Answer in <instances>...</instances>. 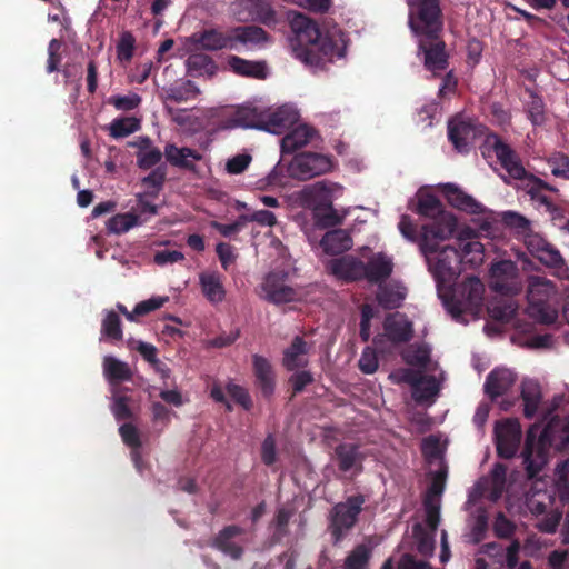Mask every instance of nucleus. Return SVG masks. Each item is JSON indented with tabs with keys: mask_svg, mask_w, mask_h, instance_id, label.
<instances>
[{
	"mask_svg": "<svg viewBox=\"0 0 569 569\" xmlns=\"http://www.w3.org/2000/svg\"><path fill=\"white\" fill-rule=\"evenodd\" d=\"M408 26L423 56L426 70L439 76L449 66L443 40L445 19L440 0H407Z\"/></svg>",
	"mask_w": 569,
	"mask_h": 569,
	"instance_id": "1",
	"label": "nucleus"
},
{
	"mask_svg": "<svg viewBox=\"0 0 569 569\" xmlns=\"http://www.w3.org/2000/svg\"><path fill=\"white\" fill-rule=\"evenodd\" d=\"M550 448L556 451L569 448V419L552 416L545 426L536 422L528 429L522 459L529 478H535L542 470Z\"/></svg>",
	"mask_w": 569,
	"mask_h": 569,
	"instance_id": "2",
	"label": "nucleus"
},
{
	"mask_svg": "<svg viewBox=\"0 0 569 569\" xmlns=\"http://www.w3.org/2000/svg\"><path fill=\"white\" fill-rule=\"evenodd\" d=\"M295 28L297 32H306L311 40L309 47L298 51L299 59L306 64L319 67L326 61L345 57L348 41L341 30L322 34L313 22L301 14L295 20Z\"/></svg>",
	"mask_w": 569,
	"mask_h": 569,
	"instance_id": "3",
	"label": "nucleus"
},
{
	"mask_svg": "<svg viewBox=\"0 0 569 569\" xmlns=\"http://www.w3.org/2000/svg\"><path fill=\"white\" fill-rule=\"evenodd\" d=\"M417 213L431 219L421 228L419 249L428 251L433 249L435 239H449L457 227L453 214L443 210L441 201L433 194H425L419 198Z\"/></svg>",
	"mask_w": 569,
	"mask_h": 569,
	"instance_id": "4",
	"label": "nucleus"
},
{
	"mask_svg": "<svg viewBox=\"0 0 569 569\" xmlns=\"http://www.w3.org/2000/svg\"><path fill=\"white\" fill-rule=\"evenodd\" d=\"M446 239H435L433 249L420 250L427 260L438 290L451 289L461 272V254L456 246H445L438 250L439 242Z\"/></svg>",
	"mask_w": 569,
	"mask_h": 569,
	"instance_id": "5",
	"label": "nucleus"
},
{
	"mask_svg": "<svg viewBox=\"0 0 569 569\" xmlns=\"http://www.w3.org/2000/svg\"><path fill=\"white\" fill-rule=\"evenodd\" d=\"M557 293L556 284L551 280L531 276L527 289L529 317L542 325L555 323L559 316L555 307Z\"/></svg>",
	"mask_w": 569,
	"mask_h": 569,
	"instance_id": "6",
	"label": "nucleus"
},
{
	"mask_svg": "<svg viewBox=\"0 0 569 569\" xmlns=\"http://www.w3.org/2000/svg\"><path fill=\"white\" fill-rule=\"evenodd\" d=\"M365 502V496L359 493L348 497L345 502L337 503L332 508L330 531L335 545L355 527Z\"/></svg>",
	"mask_w": 569,
	"mask_h": 569,
	"instance_id": "7",
	"label": "nucleus"
},
{
	"mask_svg": "<svg viewBox=\"0 0 569 569\" xmlns=\"http://www.w3.org/2000/svg\"><path fill=\"white\" fill-rule=\"evenodd\" d=\"M332 167L333 160L329 156L317 152H300L290 162L288 172L290 177L306 181L330 172Z\"/></svg>",
	"mask_w": 569,
	"mask_h": 569,
	"instance_id": "8",
	"label": "nucleus"
},
{
	"mask_svg": "<svg viewBox=\"0 0 569 569\" xmlns=\"http://www.w3.org/2000/svg\"><path fill=\"white\" fill-rule=\"evenodd\" d=\"M447 290L452 291L450 312L455 318L482 305L485 286L477 277H468L457 289Z\"/></svg>",
	"mask_w": 569,
	"mask_h": 569,
	"instance_id": "9",
	"label": "nucleus"
},
{
	"mask_svg": "<svg viewBox=\"0 0 569 569\" xmlns=\"http://www.w3.org/2000/svg\"><path fill=\"white\" fill-rule=\"evenodd\" d=\"M490 288L501 295L513 296L520 291L517 264L510 260H501L491 266Z\"/></svg>",
	"mask_w": 569,
	"mask_h": 569,
	"instance_id": "10",
	"label": "nucleus"
},
{
	"mask_svg": "<svg viewBox=\"0 0 569 569\" xmlns=\"http://www.w3.org/2000/svg\"><path fill=\"white\" fill-rule=\"evenodd\" d=\"M341 189L340 184L329 180H320L308 184L300 192L301 204L311 211L330 208L335 193Z\"/></svg>",
	"mask_w": 569,
	"mask_h": 569,
	"instance_id": "11",
	"label": "nucleus"
},
{
	"mask_svg": "<svg viewBox=\"0 0 569 569\" xmlns=\"http://www.w3.org/2000/svg\"><path fill=\"white\" fill-rule=\"evenodd\" d=\"M497 453L503 459L515 457L521 440V426L517 419H506L495 427Z\"/></svg>",
	"mask_w": 569,
	"mask_h": 569,
	"instance_id": "12",
	"label": "nucleus"
},
{
	"mask_svg": "<svg viewBox=\"0 0 569 569\" xmlns=\"http://www.w3.org/2000/svg\"><path fill=\"white\" fill-rule=\"evenodd\" d=\"M287 278L288 273L284 271H271L264 277L261 288L267 301L281 305L297 300L298 292L287 284Z\"/></svg>",
	"mask_w": 569,
	"mask_h": 569,
	"instance_id": "13",
	"label": "nucleus"
},
{
	"mask_svg": "<svg viewBox=\"0 0 569 569\" xmlns=\"http://www.w3.org/2000/svg\"><path fill=\"white\" fill-rule=\"evenodd\" d=\"M482 133L470 120L456 118L448 122V139L460 153H467L471 143Z\"/></svg>",
	"mask_w": 569,
	"mask_h": 569,
	"instance_id": "14",
	"label": "nucleus"
},
{
	"mask_svg": "<svg viewBox=\"0 0 569 569\" xmlns=\"http://www.w3.org/2000/svg\"><path fill=\"white\" fill-rule=\"evenodd\" d=\"M263 109L256 106H240L236 110L229 112L220 120L222 129H257L261 130Z\"/></svg>",
	"mask_w": 569,
	"mask_h": 569,
	"instance_id": "15",
	"label": "nucleus"
},
{
	"mask_svg": "<svg viewBox=\"0 0 569 569\" xmlns=\"http://www.w3.org/2000/svg\"><path fill=\"white\" fill-rule=\"evenodd\" d=\"M365 459L366 455L358 443L341 442L333 451V460L338 469L343 473H351V476H358L363 471Z\"/></svg>",
	"mask_w": 569,
	"mask_h": 569,
	"instance_id": "16",
	"label": "nucleus"
},
{
	"mask_svg": "<svg viewBox=\"0 0 569 569\" xmlns=\"http://www.w3.org/2000/svg\"><path fill=\"white\" fill-rule=\"evenodd\" d=\"M492 139V150L501 164V167L508 172V174L516 180H525L527 171L521 163V160L517 152L497 134H492L488 138V142Z\"/></svg>",
	"mask_w": 569,
	"mask_h": 569,
	"instance_id": "17",
	"label": "nucleus"
},
{
	"mask_svg": "<svg viewBox=\"0 0 569 569\" xmlns=\"http://www.w3.org/2000/svg\"><path fill=\"white\" fill-rule=\"evenodd\" d=\"M254 385L267 400L271 399L276 390V372L271 362L263 356H252Z\"/></svg>",
	"mask_w": 569,
	"mask_h": 569,
	"instance_id": "18",
	"label": "nucleus"
},
{
	"mask_svg": "<svg viewBox=\"0 0 569 569\" xmlns=\"http://www.w3.org/2000/svg\"><path fill=\"white\" fill-rule=\"evenodd\" d=\"M330 272L345 282L363 280L366 274L365 262L353 256H342L332 259L329 263Z\"/></svg>",
	"mask_w": 569,
	"mask_h": 569,
	"instance_id": "19",
	"label": "nucleus"
},
{
	"mask_svg": "<svg viewBox=\"0 0 569 569\" xmlns=\"http://www.w3.org/2000/svg\"><path fill=\"white\" fill-rule=\"evenodd\" d=\"M298 120V113L288 107H280L274 111L263 109L261 130L281 134Z\"/></svg>",
	"mask_w": 569,
	"mask_h": 569,
	"instance_id": "20",
	"label": "nucleus"
},
{
	"mask_svg": "<svg viewBox=\"0 0 569 569\" xmlns=\"http://www.w3.org/2000/svg\"><path fill=\"white\" fill-rule=\"evenodd\" d=\"M190 40L197 47L206 51H219L223 49H234L231 33L222 32L219 29L211 28L194 32Z\"/></svg>",
	"mask_w": 569,
	"mask_h": 569,
	"instance_id": "21",
	"label": "nucleus"
},
{
	"mask_svg": "<svg viewBox=\"0 0 569 569\" xmlns=\"http://www.w3.org/2000/svg\"><path fill=\"white\" fill-rule=\"evenodd\" d=\"M441 191L447 201L458 210L465 211L470 214H478L483 211V207L473 197L467 194L455 183H445L441 186Z\"/></svg>",
	"mask_w": 569,
	"mask_h": 569,
	"instance_id": "22",
	"label": "nucleus"
},
{
	"mask_svg": "<svg viewBox=\"0 0 569 569\" xmlns=\"http://www.w3.org/2000/svg\"><path fill=\"white\" fill-rule=\"evenodd\" d=\"M516 382V375L506 368L493 369L486 378L485 393L495 400L506 393Z\"/></svg>",
	"mask_w": 569,
	"mask_h": 569,
	"instance_id": "23",
	"label": "nucleus"
},
{
	"mask_svg": "<svg viewBox=\"0 0 569 569\" xmlns=\"http://www.w3.org/2000/svg\"><path fill=\"white\" fill-rule=\"evenodd\" d=\"M366 274L363 280L370 283L381 284L386 281L393 271V262L391 258L385 253H376L365 262Z\"/></svg>",
	"mask_w": 569,
	"mask_h": 569,
	"instance_id": "24",
	"label": "nucleus"
},
{
	"mask_svg": "<svg viewBox=\"0 0 569 569\" xmlns=\"http://www.w3.org/2000/svg\"><path fill=\"white\" fill-rule=\"evenodd\" d=\"M243 532L244 529L237 525L227 526L216 536L212 546L232 559L239 560L243 555V548L233 542V538Z\"/></svg>",
	"mask_w": 569,
	"mask_h": 569,
	"instance_id": "25",
	"label": "nucleus"
},
{
	"mask_svg": "<svg viewBox=\"0 0 569 569\" xmlns=\"http://www.w3.org/2000/svg\"><path fill=\"white\" fill-rule=\"evenodd\" d=\"M164 156L167 161L173 167L196 172L197 167L192 160L199 161L202 156L188 147L179 148L174 143H168L164 147Z\"/></svg>",
	"mask_w": 569,
	"mask_h": 569,
	"instance_id": "26",
	"label": "nucleus"
},
{
	"mask_svg": "<svg viewBox=\"0 0 569 569\" xmlns=\"http://www.w3.org/2000/svg\"><path fill=\"white\" fill-rule=\"evenodd\" d=\"M228 66L231 71L241 77L264 80L268 77L267 63L264 61H251L238 56L228 58Z\"/></svg>",
	"mask_w": 569,
	"mask_h": 569,
	"instance_id": "27",
	"label": "nucleus"
},
{
	"mask_svg": "<svg viewBox=\"0 0 569 569\" xmlns=\"http://www.w3.org/2000/svg\"><path fill=\"white\" fill-rule=\"evenodd\" d=\"M307 353V342L302 337L296 336L290 346L283 351L282 366L288 371L305 368L308 365V359L306 358Z\"/></svg>",
	"mask_w": 569,
	"mask_h": 569,
	"instance_id": "28",
	"label": "nucleus"
},
{
	"mask_svg": "<svg viewBox=\"0 0 569 569\" xmlns=\"http://www.w3.org/2000/svg\"><path fill=\"white\" fill-rule=\"evenodd\" d=\"M352 243V238L347 230L333 229L323 234L320 247L325 253L336 256L351 249Z\"/></svg>",
	"mask_w": 569,
	"mask_h": 569,
	"instance_id": "29",
	"label": "nucleus"
},
{
	"mask_svg": "<svg viewBox=\"0 0 569 569\" xmlns=\"http://www.w3.org/2000/svg\"><path fill=\"white\" fill-rule=\"evenodd\" d=\"M316 131L307 124H300L281 139V152L293 153L312 139Z\"/></svg>",
	"mask_w": 569,
	"mask_h": 569,
	"instance_id": "30",
	"label": "nucleus"
},
{
	"mask_svg": "<svg viewBox=\"0 0 569 569\" xmlns=\"http://www.w3.org/2000/svg\"><path fill=\"white\" fill-rule=\"evenodd\" d=\"M385 331L388 339L393 343H405L412 339L413 327L405 316L399 319L387 318L385 321Z\"/></svg>",
	"mask_w": 569,
	"mask_h": 569,
	"instance_id": "31",
	"label": "nucleus"
},
{
	"mask_svg": "<svg viewBox=\"0 0 569 569\" xmlns=\"http://www.w3.org/2000/svg\"><path fill=\"white\" fill-rule=\"evenodd\" d=\"M200 286L204 297L213 303L221 302L226 297L222 276L218 272H204L200 274Z\"/></svg>",
	"mask_w": 569,
	"mask_h": 569,
	"instance_id": "32",
	"label": "nucleus"
},
{
	"mask_svg": "<svg viewBox=\"0 0 569 569\" xmlns=\"http://www.w3.org/2000/svg\"><path fill=\"white\" fill-rule=\"evenodd\" d=\"M103 373L107 380L112 385L130 381L132 379V371L129 365L113 356H106L103 358Z\"/></svg>",
	"mask_w": 569,
	"mask_h": 569,
	"instance_id": "33",
	"label": "nucleus"
},
{
	"mask_svg": "<svg viewBox=\"0 0 569 569\" xmlns=\"http://www.w3.org/2000/svg\"><path fill=\"white\" fill-rule=\"evenodd\" d=\"M166 100L181 103L186 102L190 99H194L199 96L200 89L198 86L191 80H182L180 82H176L167 88H163Z\"/></svg>",
	"mask_w": 569,
	"mask_h": 569,
	"instance_id": "34",
	"label": "nucleus"
},
{
	"mask_svg": "<svg viewBox=\"0 0 569 569\" xmlns=\"http://www.w3.org/2000/svg\"><path fill=\"white\" fill-rule=\"evenodd\" d=\"M455 246L461 254V260L472 253L478 254L479 259L481 260L483 244L477 239V236L472 229L466 228L460 231Z\"/></svg>",
	"mask_w": 569,
	"mask_h": 569,
	"instance_id": "35",
	"label": "nucleus"
},
{
	"mask_svg": "<svg viewBox=\"0 0 569 569\" xmlns=\"http://www.w3.org/2000/svg\"><path fill=\"white\" fill-rule=\"evenodd\" d=\"M521 398L523 400V415L526 418H532L541 401V391L538 383L525 381L521 387Z\"/></svg>",
	"mask_w": 569,
	"mask_h": 569,
	"instance_id": "36",
	"label": "nucleus"
},
{
	"mask_svg": "<svg viewBox=\"0 0 569 569\" xmlns=\"http://www.w3.org/2000/svg\"><path fill=\"white\" fill-rule=\"evenodd\" d=\"M529 100L525 103V110L532 126H541L546 121V106L542 98L532 89L526 88Z\"/></svg>",
	"mask_w": 569,
	"mask_h": 569,
	"instance_id": "37",
	"label": "nucleus"
},
{
	"mask_svg": "<svg viewBox=\"0 0 569 569\" xmlns=\"http://www.w3.org/2000/svg\"><path fill=\"white\" fill-rule=\"evenodd\" d=\"M231 38L236 49L238 42L260 43L267 41L268 33L258 26H243L233 28L231 31Z\"/></svg>",
	"mask_w": 569,
	"mask_h": 569,
	"instance_id": "38",
	"label": "nucleus"
},
{
	"mask_svg": "<svg viewBox=\"0 0 569 569\" xmlns=\"http://www.w3.org/2000/svg\"><path fill=\"white\" fill-rule=\"evenodd\" d=\"M102 337L111 341H120L123 338L120 316L113 310H107L101 321Z\"/></svg>",
	"mask_w": 569,
	"mask_h": 569,
	"instance_id": "39",
	"label": "nucleus"
},
{
	"mask_svg": "<svg viewBox=\"0 0 569 569\" xmlns=\"http://www.w3.org/2000/svg\"><path fill=\"white\" fill-rule=\"evenodd\" d=\"M119 435L124 445L132 449V459L137 467L141 461L139 449L142 447L139 431L132 423H123L119 428Z\"/></svg>",
	"mask_w": 569,
	"mask_h": 569,
	"instance_id": "40",
	"label": "nucleus"
},
{
	"mask_svg": "<svg viewBox=\"0 0 569 569\" xmlns=\"http://www.w3.org/2000/svg\"><path fill=\"white\" fill-rule=\"evenodd\" d=\"M406 298V291L403 288H392L389 286H383L379 288L377 293L378 303L383 309H397L402 305V301Z\"/></svg>",
	"mask_w": 569,
	"mask_h": 569,
	"instance_id": "41",
	"label": "nucleus"
},
{
	"mask_svg": "<svg viewBox=\"0 0 569 569\" xmlns=\"http://www.w3.org/2000/svg\"><path fill=\"white\" fill-rule=\"evenodd\" d=\"M140 129V122L134 117L114 119L109 126V133L114 139L130 136Z\"/></svg>",
	"mask_w": 569,
	"mask_h": 569,
	"instance_id": "42",
	"label": "nucleus"
},
{
	"mask_svg": "<svg viewBox=\"0 0 569 569\" xmlns=\"http://www.w3.org/2000/svg\"><path fill=\"white\" fill-rule=\"evenodd\" d=\"M370 558V548L363 543L358 545L347 556L343 569H367Z\"/></svg>",
	"mask_w": 569,
	"mask_h": 569,
	"instance_id": "43",
	"label": "nucleus"
},
{
	"mask_svg": "<svg viewBox=\"0 0 569 569\" xmlns=\"http://www.w3.org/2000/svg\"><path fill=\"white\" fill-rule=\"evenodd\" d=\"M315 224L320 229H328L340 226L343 217L330 204V208L317 209L312 211Z\"/></svg>",
	"mask_w": 569,
	"mask_h": 569,
	"instance_id": "44",
	"label": "nucleus"
},
{
	"mask_svg": "<svg viewBox=\"0 0 569 569\" xmlns=\"http://www.w3.org/2000/svg\"><path fill=\"white\" fill-rule=\"evenodd\" d=\"M250 12L253 19L262 24L271 26L277 22L276 11L266 0H250Z\"/></svg>",
	"mask_w": 569,
	"mask_h": 569,
	"instance_id": "45",
	"label": "nucleus"
},
{
	"mask_svg": "<svg viewBox=\"0 0 569 569\" xmlns=\"http://www.w3.org/2000/svg\"><path fill=\"white\" fill-rule=\"evenodd\" d=\"M189 71L203 72L210 77L217 72V64L213 59L204 53H192L186 61Z\"/></svg>",
	"mask_w": 569,
	"mask_h": 569,
	"instance_id": "46",
	"label": "nucleus"
},
{
	"mask_svg": "<svg viewBox=\"0 0 569 569\" xmlns=\"http://www.w3.org/2000/svg\"><path fill=\"white\" fill-rule=\"evenodd\" d=\"M440 390L439 383L435 376H427L417 389L412 390V398L418 403L432 401Z\"/></svg>",
	"mask_w": 569,
	"mask_h": 569,
	"instance_id": "47",
	"label": "nucleus"
},
{
	"mask_svg": "<svg viewBox=\"0 0 569 569\" xmlns=\"http://www.w3.org/2000/svg\"><path fill=\"white\" fill-rule=\"evenodd\" d=\"M139 223V217L137 214L127 212L118 213L109 219L107 229L111 233L121 234L133 228Z\"/></svg>",
	"mask_w": 569,
	"mask_h": 569,
	"instance_id": "48",
	"label": "nucleus"
},
{
	"mask_svg": "<svg viewBox=\"0 0 569 569\" xmlns=\"http://www.w3.org/2000/svg\"><path fill=\"white\" fill-rule=\"evenodd\" d=\"M502 223L520 236H528L531 231L530 221L522 214L515 211H506L501 217Z\"/></svg>",
	"mask_w": 569,
	"mask_h": 569,
	"instance_id": "49",
	"label": "nucleus"
},
{
	"mask_svg": "<svg viewBox=\"0 0 569 569\" xmlns=\"http://www.w3.org/2000/svg\"><path fill=\"white\" fill-rule=\"evenodd\" d=\"M546 162L551 170L552 176L569 180V156L555 151L547 159Z\"/></svg>",
	"mask_w": 569,
	"mask_h": 569,
	"instance_id": "50",
	"label": "nucleus"
},
{
	"mask_svg": "<svg viewBox=\"0 0 569 569\" xmlns=\"http://www.w3.org/2000/svg\"><path fill=\"white\" fill-rule=\"evenodd\" d=\"M226 391L232 400L240 405L244 410L249 411L252 409L253 402L251 396L244 387L230 381L226 386Z\"/></svg>",
	"mask_w": 569,
	"mask_h": 569,
	"instance_id": "51",
	"label": "nucleus"
},
{
	"mask_svg": "<svg viewBox=\"0 0 569 569\" xmlns=\"http://www.w3.org/2000/svg\"><path fill=\"white\" fill-rule=\"evenodd\" d=\"M136 39L129 31L121 33L117 43V56L121 61H130L133 57Z\"/></svg>",
	"mask_w": 569,
	"mask_h": 569,
	"instance_id": "52",
	"label": "nucleus"
},
{
	"mask_svg": "<svg viewBox=\"0 0 569 569\" xmlns=\"http://www.w3.org/2000/svg\"><path fill=\"white\" fill-rule=\"evenodd\" d=\"M62 42L58 39H51L48 44V60L46 71L52 73L59 70L62 60L61 56Z\"/></svg>",
	"mask_w": 569,
	"mask_h": 569,
	"instance_id": "53",
	"label": "nucleus"
},
{
	"mask_svg": "<svg viewBox=\"0 0 569 569\" xmlns=\"http://www.w3.org/2000/svg\"><path fill=\"white\" fill-rule=\"evenodd\" d=\"M162 159V152L159 148L152 147L149 150H139L137 162L140 169L148 170L158 164Z\"/></svg>",
	"mask_w": 569,
	"mask_h": 569,
	"instance_id": "54",
	"label": "nucleus"
},
{
	"mask_svg": "<svg viewBox=\"0 0 569 569\" xmlns=\"http://www.w3.org/2000/svg\"><path fill=\"white\" fill-rule=\"evenodd\" d=\"M447 478V471L440 469L432 476L431 482L427 489V493L423 501L432 502V499L442 495L445 490Z\"/></svg>",
	"mask_w": 569,
	"mask_h": 569,
	"instance_id": "55",
	"label": "nucleus"
},
{
	"mask_svg": "<svg viewBox=\"0 0 569 569\" xmlns=\"http://www.w3.org/2000/svg\"><path fill=\"white\" fill-rule=\"evenodd\" d=\"M141 102V98L137 93L129 96H112L109 98V103L117 110L130 111L136 109Z\"/></svg>",
	"mask_w": 569,
	"mask_h": 569,
	"instance_id": "56",
	"label": "nucleus"
},
{
	"mask_svg": "<svg viewBox=\"0 0 569 569\" xmlns=\"http://www.w3.org/2000/svg\"><path fill=\"white\" fill-rule=\"evenodd\" d=\"M516 531V526L502 512H499L493 523L496 537L501 539L510 538Z\"/></svg>",
	"mask_w": 569,
	"mask_h": 569,
	"instance_id": "57",
	"label": "nucleus"
},
{
	"mask_svg": "<svg viewBox=\"0 0 569 569\" xmlns=\"http://www.w3.org/2000/svg\"><path fill=\"white\" fill-rule=\"evenodd\" d=\"M358 366L360 371L366 375L375 373L378 369L376 351L370 347H366L361 353Z\"/></svg>",
	"mask_w": 569,
	"mask_h": 569,
	"instance_id": "58",
	"label": "nucleus"
},
{
	"mask_svg": "<svg viewBox=\"0 0 569 569\" xmlns=\"http://www.w3.org/2000/svg\"><path fill=\"white\" fill-rule=\"evenodd\" d=\"M261 460L268 467L277 461L276 438L271 433L264 438L261 445Z\"/></svg>",
	"mask_w": 569,
	"mask_h": 569,
	"instance_id": "59",
	"label": "nucleus"
},
{
	"mask_svg": "<svg viewBox=\"0 0 569 569\" xmlns=\"http://www.w3.org/2000/svg\"><path fill=\"white\" fill-rule=\"evenodd\" d=\"M251 160L250 154L239 153L227 161L226 170L230 174H240L249 167Z\"/></svg>",
	"mask_w": 569,
	"mask_h": 569,
	"instance_id": "60",
	"label": "nucleus"
},
{
	"mask_svg": "<svg viewBox=\"0 0 569 569\" xmlns=\"http://www.w3.org/2000/svg\"><path fill=\"white\" fill-rule=\"evenodd\" d=\"M313 376L310 371L302 370L293 373L289 378V383L292 387V396H296L303 391V389L313 382Z\"/></svg>",
	"mask_w": 569,
	"mask_h": 569,
	"instance_id": "61",
	"label": "nucleus"
},
{
	"mask_svg": "<svg viewBox=\"0 0 569 569\" xmlns=\"http://www.w3.org/2000/svg\"><path fill=\"white\" fill-rule=\"evenodd\" d=\"M166 169L163 167H157L147 177L142 179V184L147 188H152L154 194L162 188L166 181Z\"/></svg>",
	"mask_w": 569,
	"mask_h": 569,
	"instance_id": "62",
	"label": "nucleus"
},
{
	"mask_svg": "<svg viewBox=\"0 0 569 569\" xmlns=\"http://www.w3.org/2000/svg\"><path fill=\"white\" fill-rule=\"evenodd\" d=\"M211 227L217 230L223 237H231L234 233L240 232L246 227V218L239 216V218L229 224H224L218 221H212Z\"/></svg>",
	"mask_w": 569,
	"mask_h": 569,
	"instance_id": "63",
	"label": "nucleus"
},
{
	"mask_svg": "<svg viewBox=\"0 0 569 569\" xmlns=\"http://www.w3.org/2000/svg\"><path fill=\"white\" fill-rule=\"evenodd\" d=\"M562 518V513L558 510L551 511L547 513L537 525L539 531L543 533H555L560 520Z\"/></svg>",
	"mask_w": 569,
	"mask_h": 569,
	"instance_id": "64",
	"label": "nucleus"
}]
</instances>
